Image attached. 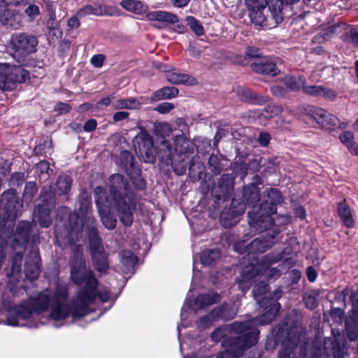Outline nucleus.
Here are the masks:
<instances>
[{"instance_id":"obj_1","label":"nucleus","mask_w":358,"mask_h":358,"mask_svg":"<svg viewBox=\"0 0 358 358\" xmlns=\"http://www.w3.org/2000/svg\"><path fill=\"white\" fill-rule=\"evenodd\" d=\"M71 279L78 285H83V289L71 301L67 302L68 289L65 284H58L53 292L45 290L36 299H30L10 311L7 324L11 326H23L19 320H26L33 312L40 313L51 305L50 317L53 320H64L69 315L81 317L89 313V305L96 294L97 281L91 271L86 267V259L77 248L71 264Z\"/></svg>"},{"instance_id":"obj_2","label":"nucleus","mask_w":358,"mask_h":358,"mask_svg":"<svg viewBox=\"0 0 358 358\" xmlns=\"http://www.w3.org/2000/svg\"><path fill=\"white\" fill-rule=\"evenodd\" d=\"M22 208L21 201L14 190L3 192L0 198V215L3 216V224L0 227V267L6 257L4 248L8 240L12 237L15 220Z\"/></svg>"},{"instance_id":"obj_3","label":"nucleus","mask_w":358,"mask_h":358,"mask_svg":"<svg viewBox=\"0 0 358 358\" xmlns=\"http://www.w3.org/2000/svg\"><path fill=\"white\" fill-rule=\"evenodd\" d=\"M127 182L120 174H113L109 178L110 201L113 202V208L122 223L130 226L133 223L134 205L130 194L128 193Z\"/></svg>"},{"instance_id":"obj_4","label":"nucleus","mask_w":358,"mask_h":358,"mask_svg":"<svg viewBox=\"0 0 358 358\" xmlns=\"http://www.w3.org/2000/svg\"><path fill=\"white\" fill-rule=\"evenodd\" d=\"M252 322H235L230 325L231 330L240 336L224 341L227 347L224 351L217 354V358H236L240 356L242 351L252 347L257 342L259 331L249 323Z\"/></svg>"},{"instance_id":"obj_5","label":"nucleus","mask_w":358,"mask_h":358,"mask_svg":"<svg viewBox=\"0 0 358 358\" xmlns=\"http://www.w3.org/2000/svg\"><path fill=\"white\" fill-rule=\"evenodd\" d=\"M263 194L267 199L261 203L259 210H253L248 213L250 227L259 233L274 227V220L271 215L276 213V205L282 201L281 194L277 189H266Z\"/></svg>"},{"instance_id":"obj_6","label":"nucleus","mask_w":358,"mask_h":358,"mask_svg":"<svg viewBox=\"0 0 358 358\" xmlns=\"http://www.w3.org/2000/svg\"><path fill=\"white\" fill-rule=\"evenodd\" d=\"M281 259V255H267L264 257L261 264L256 261L255 264L252 262L244 266L237 281L239 289L245 292L251 286L254 278L266 272L270 264L276 263Z\"/></svg>"},{"instance_id":"obj_7","label":"nucleus","mask_w":358,"mask_h":358,"mask_svg":"<svg viewBox=\"0 0 358 358\" xmlns=\"http://www.w3.org/2000/svg\"><path fill=\"white\" fill-rule=\"evenodd\" d=\"M267 290L268 285L266 283H261L253 290L254 297L259 303L260 308H264V310H266V312L260 317L248 321H255L253 323H249L252 327H256L257 324L264 325L270 323L275 317L280 309V304L279 303L273 302L266 298H264L261 301L258 300L257 298L262 294H265Z\"/></svg>"},{"instance_id":"obj_8","label":"nucleus","mask_w":358,"mask_h":358,"mask_svg":"<svg viewBox=\"0 0 358 358\" xmlns=\"http://www.w3.org/2000/svg\"><path fill=\"white\" fill-rule=\"evenodd\" d=\"M29 72L20 66L0 64V90H12L17 83L29 79Z\"/></svg>"},{"instance_id":"obj_9","label":"nucleus","mask_w":358,"mask_h":358,"mask_svg":"<svg viewBox=\"0 0 358 358\" xmlns=\"http://www.w3.org/2000/svg\"><path fill=\"white\" fill-rule=\"evenodd\" d=\"M266 230L269 231L266 237L262 236L254 239L250 244L248 245H245L244 241L243 243H236L234 245V250L240 254L247 252L248 259H250L251 258L250 256H253V254L255 253L264 252L271 246L273 243L272 240L275 238L278 233V231L275 230L273 227L269 229L264 230L263 231ZM252 258L254 259V257H252Z\"/></svg>"},{"instance_id":"obj_10","label":"nucleus","mask_w":358,"mask_h":358,"mask_svg":"<svg viewBox=\"0 0 358 358\" xmlns=\"http://www.w3.org/2000/svg\"><path fill=\"white\" fill-rule=\"evenodd\" d=\"M94 194L99 213L103 226L109 229H113L116 227L117 220L113 216L108 210V206L113 208V202L110 201L109 198L106 196V191L101 187H96L94 189Z\"/></svg>"},{"instance_id":"obj_11","label":"nucleus","mask_w":358,"mask_h":358,"mask_svg":"<svg viewBox=\"0 0 358 358\" xmlns=\"http://www.w3.org/2000/svg\"><path fill=\"white\" fill-rule=\"evenodd\" d=\"M134 145L145 162L152 163L155 161V150L152 137L145 130L138 134L134 138Z\"/></svg>"},{"instance_id":"obj_12","label":"nucleus","mask_w":358,"mask_h":358,"mask_svg":"<svg viewBox=\"0 0 358 358\" xmlns=\"http://www.w3.org/2000/svg\"><path fill=\"white\" fill-rule=\"evenodd\" d=\"M37 41L35 37L25 34L13 35L9 48L15 57H24L35 51Z\"/></svg>"},{"instance_id":"obj_13","label":"nucleus","mask_w":358,"mask_h":358,"mask_svg":"<svg viewBox=\"0 0 358 358\" xmlns=\"http://www.w3.org/2000/svg\"><path fill=\"white\" fill-rule=\"evenodd\" d=\"M159 152L162 161L166 165L170 164L177 175L182 176L185 174L187 167L186 162L182 156H178V159H175L171 145L166 140L161 141Z\"/></svg>"},{"instance_id":"obj_14","label":"nucleus","mask_w":358,"mask_h":358,"mask_svg":"<svg viewBox=\"0 0 358 358\" xmlns=\"http://www.w3.org/2000/svg\"><path fill=\"white\" fill-rule=\"evenodd\" d=\"M78 206L79 208V212L80 213L81 217H79L78 215L76 213L71 214L69 215V224L71 226H73L75 222H79L81 224H83V226L85 225L86 222H89L90 224H93L95 223L94 218L91 215V197L90 196L86 193H82L78 201Z\"/></svg>"},{"instance_id":"obj_15","label":"nucleus","mask_w":358,"mask_h":358,"mask_svg":"<svg viewBox=\"0 0 358 358\" xmlns=\"http://www.w3.org/2000/svg\"><path fill=\"white\" fill-rule=\"evenodd\" d=\"M51 189L50 187H44L41 196L43 201V204L38 205L34 211L35 219H37L39 224L42 227H48L52 224V217L50 216V210L53 207L52 203L48 201V194H50Z\"/></svg>"},{"instance_id":"obj_16","label":"nucleus","mask_w":358,"mask_h":358,"mask_svg":"<svg viewBox=\"0 0 358 358\" xmlns=\"http://www.w3.org/2000/svg\"><path fill=\"white\" fill-rule=\"evenodd\" d=\"M81 229H85L87 231L91 252L103 248L101 238L95 227V223L90 224L89 222H86L85 225L83 226V224H80V223L76 221L74 225L71 226V234L78 233Z\"/></svg>"},{"instance_id":"obj_17","label":"nucleus","mask_w":358,"mask_h":358,"mask_svg":"<svg viewBox=\"0 0 358 358\" xmlns=\"http://www.w3.org/2000/svg\"><path fill=\"white\" fill-rule=\"evenodd\" d=\"M311 115L317 123L323 128L331 129L334 127H339L345 129L347 127L346 124L341 123L335 115L330 114L324 109L316 108L312 112Z\"/></svg>"},{"instance_id":"obj_18","label":"nucleus","mask_w":358,"mask_h":358,"mask_svg":"<svg viewBox=\"0 0 358 358\" xmlns=\"http://www.w3.org/2000/svg\"><path fill=\"white\" fill-rule=\"evenodd\" d=\"M236 313V309L229 310H228L227 305H223L220 308L214 309L209 315L201 318L199 326L206 328L211 324L213 320L218 318H222L226 320H231L235 317Z\"/></svg>"},{"instance_id":"obj_19","label":"nucleus","mask_w":358,"mask_h":358,"mask_svg":"<svg viewBox=\"0 0 358 358\" xmlns=\"http://www.w3.org/2000/svg\"><path fill=\"white\" fill-rule=\"evenodd\" d=\"M252 69L262 74L275 76L278 73L274 59L268 57H261L251 64Z\"/></svg>"},{"instance_id":"obj_20","label":"nucleus","mask_w":358,"mask_h":358,"mask_svg":"<svg viewBox=\"0 0 358 358\" xmlns=\"http://www.w3.org/2000/svg\"><path fill=\"white\" fill-rule=\"evenodd\" d=\"M26 277L31 280L38 278L40 273V256L37 249H33L25 261Z\"/></svg>"},{"instance_id":"obj_21","label":"nucleus","mask_w":358,"mask_h":358,"mask_svg":"<svg viewBox=\"0 0 358 358\" xmlns=\"http://www.w3.org/2000/svg\"><path fill=\"white\" fill-rule=\"evenodd\" d=\"M159 69L162 71L167 72L166 75V80L173 84L194 85L197 83L196 80L191 76L177 72H170L166 65L161 64L159 66Z\"/></svg>"},{"instance_id":"obj_22","label":"nucleus","mask_w":358,"mask_h":358,"mask_svg":"<svg viewBox=\"0 0 358 358\" xmlns=\"http://www.w3.org/2000/svg\"><path fill=\"white\" fill-rule=\"evenodd\" d=\"M234 93L242 101H249L253 103H263L268 100V96H261L254 92L241 86H237L234 89Z\"/></svg>"},{"instance_id":"obj_23","label":"nucleus","mask_w":358,"mask_h":358,"mask_svg":"<svg viewBox=\"0 0 358 358\" xmlns=\"http://www.w3.org/2000/svg\"><path fill=\"white\" fill-rule=\"evenodd\" d=\"M0 23L8 25L14 29H17L20 23V16L15 13L9 8H6L0 1Z\"/></svg>"},{"instance_id":"obj_24","label":"nucleus","mask_w":358,"mask_h":358,"mask_svg":"<svg viewBox=\"0 0 358 358\" xmlns=\"http://www.w3.org/2000/svg\"><path fill=\"white\" fill-rule=\"evenodd\" d=\"M90 15L101 16L110 15V13L108 10L107 6L103 4H97L94 6L90 4L85 5L77 11V16L80 17H84Z\"/></svg>"},{"instance_id":"obj_25","label":"nucleus","mask_w":358,"mask_h":358,"mask_svg":"<svg viewBox=\"0 0 358 358\" xmlns=\"http://www.w3.org/2000/svg\"><path fill=\"white\" fill-rule=\"evenodd\" d=\"M93 265L99 272H105L108 268V255L103 248L91 252Z\"/></svg>"},{"instance_id":"obj_26","label":"nucleus","mask_w":358,"mask_h":358,"mask_svg":"<svg viewBox=\"0 0 358 358\" xmlns=\"http://www.w3.org/2000/svg\"><path fill=\"white\" fill-rule=\"evenodd\" d=\"M338 214L341 220L346 227L352 228L354 227L355 220L352 211L345 201L338 204Z\"/></svg>"},{"instance_id":"obj_27","label":"nucleus","mask_w":358,"mask_h":358,"mask_svg":"<svg viewBox=\"0 0 358 358\" xmlns=\"http://www.w3.org/2000/svg\"><path fill=\"white\" fill-rule=\"evenodd\" d=\"M147 17L150 20H156L170 24H175L179 21L178 17L176 15L164 10L150 12L148 13Z\"/></svg>"},{"instance_id":"obj_28","label":"nucleus","mask_w":358,"mask_h":358,"mask_svg":"<svg viewBox=\"0 0 358 358\" xmlns=\"http://www.w3.org/2000/svg\"><path fill=\"white\" fill-rule=\"evenodd\" d=\"M243 196L248 205L254 206L259 201V190L255 184H250L244 187Z\"/></svg>"},{"instance_id":"obj_29","label":"nucleus","mask_w":358,"mask_h":358,"mask_svg":"<svg viewBox=\"0 0 358 358\" xmlns=\"http://www.w3.org/2000/svg\"><path fill=\"white\" fill-rule=\"evenodd\" d=\"M142 102L134 98L129 99H117L113 103L114 109H129L136 110L141 108Z\"/></svg>"},{"instance_id":"obj_30","label":"nucleus","mask_w":358,"mask_h":358,"mask_svg":"<svg viewBox=\"0 0 358 358\" xmlns=\"http://www.w3.org/2000/svg\"><path fill=\"white\" fill-rule=\"evenodd\" d=\"M137 262L135 255L129 250L123 251L121 254L120 264L124 273L130 272Z\"/></svg>"},{"instance_id":"obj_31","label":"nucleus","mask_w":358,"mask_h":358,"mask_svg":"<svg viewBox=\"0 0 358 358\" xmlns=\"http://www.w3.org/2000/svg\"><path fill=\"white\" fill-rule=\"evenodd\" d=\"M120 5L127 11L137 15L145 13L147 6L138 0H122Z\"/></svg>"},{"instance_id":"obj_32","label":"nucleus","mask_w":358,"mask_h":358,"mask_svg":"<svg viewBox=\"0 0 358 358\" xmlns=\"http://www.w3.org/2000/svg\"><path fill=\"white\" fill-rule=\"evenodd\" d=\"M29 228L30 224L28 222L19 223L13 235L14 241L22 244L26 243L29 236Z\"/></svg>"},{"instance_id":"obj_33","label":"nucleus","mask_w":358,"mask_h":358,"mask_svg":"<svg viewBox=\"0 0 358 358\" xmlns=\"http://www.w3.org/2000/svg\"><path fill=\"white\" fill-rule=\"evenodd\" d=\"M266 5L268 6V9L273 18L276 24L280 22L282 20V10L283 7L282 0H266Z\"/></svg>"},{"instance_id":"obj_34","label":"nucleus","mask_w":358,"mask_h":358,"mask_svg":"<svg viewBox=\"0 0 358 358\" xmlns=\"http://www.w3.org/2000/svg\"><path fill=\"white\" fill-rule=\"evenodd\" d=\"M220 300V296L214 292H209L205 294H200L197 296L195 304L199 308H205L213 305Z\"/></svg>"},{"instance_id":"obj_35","label":"nucleus","mask_w":358,"mask_h":358,"mask_svg":"<svg viewBox=\"0 0 358 358\" xmlns=\"http://www.w3.org/2000/svg\"><path fill=\"white\" fill-rule=\"evenodd\" d=\"M175 145L174 148H172L173 154L176 153L177 156H181L180 155L186 153L189 147V142L188 139L184 135H178L173 139Z\"/></svg>"},{"instance_id":"obj_36","label":"nucleus","mask_w":358,"mask_h":358,"mask_svg":"<svg viewBox=\"0 0 358 358\" xmlns=\"http://www.w3.org/2000/svg\"><path fill=\"white\" fill-rule=\"evenodd\" d=\"M264 9H256L249 11L251 22L258 29L268 27L267 20L264 14Z\"/></svg>"},{"instance_id":"obj_37","label":"nucleus","mask_w":358,"mask_h":358,"mask_svg":"<svg viewBox=\"0 0 358 358\" xmlns=\"http://www.w3.org/2000/svg\"><path fill=\"white\" fill-rule=\"evenodd\" d=\"M178 94V90L174 87H165L155 92L152 96V101H159L161 99H169L176 96Z\"/></svg>"},{"instance_id":"obj_38","label":"nucleus","mask_w":358,"mask_h":358,"mask_svg":"<svg viewBox=\"0 0 358 358\" xmlns=\"http://www.w3.org/2000/svg\"><path fill=\"white\" fill-rule=\"evenodd\" d=\"M283 81L285 85L292 91H296L305 87V79L301 76H286Z\"/></svg>"},{"instance_id":"obj_39","label":"nucleus","mask_w":358,"mask_h":358,"mask_svg":"<svg viewBox=\"0 0 358 358\" xmlns=\"http://www.w3.org/2000/svg\"><path fill=\"white\" fill-rule=\"evenodd\" d=\"M22 260V254L17 252L13 257L10 271L7 273L8 277H12L15 280L18 279V276L21 271Z\"/></svg>"},{"instance_id":"obj_40","label":"nucleus","mask_w":358,"mask_h":358,"mask_svg":"<svg viewBox=\"0 0 358 358\" xmlns=\"http://www.w3.org/2000/svg\"><path fill=\"white\" fill-rule=\"evenodd\" d=\"M234 177L231 174H224L220 181L219 188L222 196L229 194L234 187Z\"/></svg>"},{"instance_id":"obj_41","label":"nucleus","mask_w":358,"mask_h":358,"mask_svg":"<svg viewBox=\"0 0 358 358\" xmlns=\"http://www.w3.org/2000/svg\"><path fill=\"white\" fill-rule=\"evenodd\" d=\"M220 257V252L218 250L209 249L204 250L201 256L202 264L210 266Z\"/></svg>"},{"instance_id":"obj_42","label":"nucleus","mask_w":358,"mask_h":358,"mask_svg":"<svg viewBox=\"0 0 358 358\" xmlns=\"http://www.w3.org/2000/svg\"><path fill=\"white\" fill-rule=\"evenodd\" d=\"M72 183L71 178L68 176H61L57 180L56 187L58 194H65L69 192Z\"/></svg>"},{"instance_id":"obj_43","label":"nucleus","mask_w":358,"mask_h":358,"mask_svg":"<svg viewBox=\"0 0 358 358\" xmlns=\"http://www.w3.org/2000/svg\"><path fill=\"white\" fill-rule=\"evenodd\" d=\"M155 131L157 136L162 137L169 136L172 132L171 125L165 122L157 123L155 126Z\"/></svg>"},{"instance_id":"obj_44","label":"nucleus","mask_w":358,"mask_h":358,"mask_svg":"<svg viewBox=\"0 0 358 358\" xmlns=\"http://www.w3.org/2000/svg\"><path fill=\"white\" fill-rule=\"evenodd\" d=\"M187 24L190 27L192 30L197 35L201 36L204 34L203 28L199 22L192 16H188L186 18Z\"/></svg>"},{"instance_id":"obj_45","label":"nucleus","mask_w":358,"mask_h":358,"mask_svg":"<svg viewBox=\"0 0 358 358\" xmlns=\"http://www.w3.org/2000/svg\"><path fill=\"white\" fill-rule=\"evenodd\" d=\"M249 11L256 9H265L266 0H245Z\"/></svg>"},{"instance_id":"obj_46","label":"nucleus","mask_w":358,"mask_h":358,"mask_svg":"<svg viewBox=\"0 0 358 358\" xmlns=\"http://www.w3.org/2000/svg\"><path fill=\"white\" fill-rule=\"evenodd\" d=\"M36 192V184L34 182H28L24 189L23 199L27 202L30 201Z\"/></svg>"},{"instance_id":"obj_47","label":"nucleus","mask_w":358,"mask_h":358,"mask_svg":"<svg viewBox=\"0 0 358 358\" xmlns=\"http://www.w3.org/2000/svg\"><path fill=\"white\" fill-rule=\"evenodd\" d=\"M323 88L324 87L320 85H308L303 87V91L309 95L322 96Z\"/></svg>"},{"instance_id":"obj_48","label":"nucleus","mask_w":358,"mask_h":358,"mask_svg":"<svg viewBox=\"0 0 358 358\" xmlns=\"http://www.w3.org/2000/svg\"><path fill=\"white\" fill-rule=\"evenodd\" d=\"M350 297L352 302V312L353 317L358 325V291L353 292Z\"/></svg>"},{"instance_id":"obj_49","label":"nucleus","mask_w":358,"mask_h":358,"mask_svg":"<svg viewBox=\"0 0 358 358\" xmlns=\"http://www.w3.org/2000/svg\"><path fill=\"white\" fill-rule=\"evenodd\" d=\"M282 111V108L279 106L271 105L268 106L265 108V114L264 116L266 117H271L273 116L277 115L280 113Z\"/></svg>"},{"instance_id":"obj_50","label":"nucleus","mask_w":358,"mask_h":358,"mask_svg":"<svg viewBox=\"0 0 358 358\" xmlns=\"http://www.w3.org/2000/svg\"><path fill=\"white\" fill-rule=\"evenodd\" d=\"M25 14L31 20L40 14L38 6L34 4L29 5L24 10Z\"/></svg>"},{"instance_id":"obj_51","label":"nucleus","mask_w":358,"mask_h":358,"mask_svg":"<svg viewBox=\"0 0 358 358\" xmlns=\"http://www.w3.org/2000/svg\"><path fill=\"white\" fill-rule=\"evenodd\" d=\"M173 108H174L173 103H169V102H163V103L159 104L155 108V110L160 113L165 114V113L170 112Z\"/></svg>"},{"instance_id":"obj_52","label":"nucleus","mask_w":358,"mask_h":358,"mask_svg":"<svg viewBox=\"0 0 358 358\" xmlns=\"http://www.w3.org/2000/svg\"><path fill=\"white\" fill-rule=\"evenodd\" d=\"M115 96L113 95H110L109 96L105 97L102 99L101 101L96 103V108L98 109H102L103 107H107L110 105L113 106V101H115Z\"/></svg>"},{"instance_id":"obj_53","label":"nucleus","mask_w":358,"mask_h":358,"mask_svg":"<svg viewBox=\"0 0 358 358\" xmlns=\"http://www.w3.org/2000/svg\"><path fill=\"white\" fill-rule=\"evenodd\" d=\"M278 358H298L296 356V354L294 352L293 350L285 347L283 349L280 350L278 352Z\"/></svg>"},{"instance_id":"obj_54","label":"nucleus","mask_w":358,"mask_h":358,"mask_svg":"<svg viewBox=\"0 0 358 358\" xmlns=\"http://www.w3.org/2000/svg\"><path fill=\"white\" fill-rule=\"evenodd\" d=\"M303 301L308 308L313 309L317 306V303L316 297L311 294L306 295L303 297Z\"/></svg>"},{"instance_id":"obj_55","label":"nucleus","mask_w":358,"mask_h":358,"mask_svg":"<svg viewBox=\"0 0 358 358\" xmlns=\"http://www.w3.org/2000/svg\"><path fill=\"white\" fill-rule=\"evenodd\" d=\"M339 138L343 144L348 145L350 143L354 141V134L352 131H345L340 135Z\"/></svg>"},{"instance_id":"obj_56","label":"nucleus","mask_w":358,"mask_h":358,"mask_svg":"<svg viewBox=\"0 0 358 358\" xmlns=\"http://www.w3.org/2000/svg\"><path fill=\"white\" fill-rule=\"evenodd\" d=\"M227 215L228 213L225 212H223L220 215L221 223L226 228L231 227L236 223V217H234L233 220H228Z\"/></svg>"},{"instance_id":"obj_57","label":"nucleus","mask_w":358,"mask_h":358,"mask_svg":"<svg viewBox=\"0 0 358 358\" xmlns=\"http://www.w3.org/2000/svg\"><path fill=\"white\" fill-rule=\"evenodd\" d=\"M322 97L326 98L331 101H334L337 97V94L333 90L329 89V88H326L324 87L322 93Z\"/></svg>"},{"instance_id":"obj_58","label":"nucleus","mask_w":358,"mask_h":358,"mask_svg":"<svg viewBox=\"0 0 358 358\" xmlns=\"http://www.w3.org/2000/svg\"><path fill=\"white\" fill-rule=\"evenodd\" d=\"M224 336L225 331L224 329L221 328L216 329L210 335L212 340L215 342L219 341Z\"/></svg>"},{"instance_id":"obj_59","label":"nucleus","mask_w":358,"mask_h":358,"mask_svg":"<svg viewBox=\"0 0 358 358\" xmlns=\"http://www.w3.org/2000/svg\"><path fill=\"white\" fill-rule=\"evenodd\" d=\"M104 59L105 57L103 55H96L92 57L91 63L95 67L99 68L102 66Z\"/></svg>"},{"instance_id":"obj_60","label":"nucleus","mask_w":358,"mask_h":358,"mask_svg":"<svg viewBox=\"0 0 358 358\" xmlns=\"http://www.w3.org/2000/svg\"><path fill=\"white\" fill-rule=\"evenodd\" d=\"M271 136L268 133L262 132L258 137V142L262 146H267L270 142Z\"/></svg>"},{"instance_id":"obj_61","label":"nucleus","mask_w":358,"mask_h":358,"mask_svg":"<svg viewBox=\"0 0 358 358\" xmlns=\"http://www.w3.org/2000/svg\"><path fill=\"white\" fill-rule=\"evenodd\" d=\"M96 121L94 119L88 120L83 126V129L87 132L94 131L96 127Z\"/></svg>"},{"instance_id":"obj_62","label":"nucleus","mask_w":358,"mask_h":358,"mask_svg":"<svg viewBox=\"0 0 358 358\" xmlns=\"http://www.w3.org/2000/svg\"><path fill=\"white\" fill-rule=\"evenodd\" d=\"M271 91L276 96H284L286 93V90L278 85L272 86L271 87Z\"/></svg>"},{"instance_id":"obj_63","label":"nucleus","mask_w":358,"mask_h":358,"mask_svg":"<svg viewBox=\"0 0 358 358\" xmlns=\"http://www.w3.org/2000/svg\"><path fill=\"white\" fill-rule=\"evenodd\" d=\"M129 113L126 111H119L114 113L113 119L115 122L121 121L127 119L129 117Z\"/></svg>"},{"instance_id":"obj_64","label":"nucleus","mask_w":358,"mask_h":358,"mask_svg":"<svg viewBox=\"0 0 358 358\" xmlns=\"http://www.w3.org/2000/svg\"><path fill=\"white\" fill-rule=\"evenodd\" d=\"M78 16H77V13L76 14V16L71 17L67 22V24L69 27L72 29H76L79 27L80 26V22L78 20Z\"/></svg>"}]
</instances>
